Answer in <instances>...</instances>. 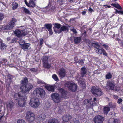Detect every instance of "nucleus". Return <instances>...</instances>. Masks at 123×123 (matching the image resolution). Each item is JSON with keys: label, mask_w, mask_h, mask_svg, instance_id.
<instances>
[{"label": "nucleus", "mask_w": 123, "mask_h": 123, "mask_svg": "<svg viewBox=\"0 0 123 123\" xmlns=\"http://www.w3.org/2000/svg\"><path fill=\"white\" fill-rule=\"evenodd\" d=\"M28 82L27 78H25L22 80L21 82V86L20 87L22 92L15 93L14 95L15 99L18 101L19 106L23 107L26 104V96L24 93H28L32 89L33 86L31 84H27Z\"/></svg>", "instance_id": "nucleus-1"}, {"label": "nucleus", "mask_w": 123, "mask_h": 123, "mask_svg": "<svg viewBox=\"0 0 123 123\" xmlns=\"http://www.w3.org/2000/svg\"><path fill=\"white\" fill-rule=\"evenodd\" d=\"M24 29L23 30L16 29L14 32L15 35L18 38L22 37L27 35V33L25 31Z\"/></svg>", "instance_id": "nucleus-7"}, {"label": "nucleus", "mask_w": 123, "mask_h": 123, "mask_svg": "<svg viewBox=\"0 0 123 123\" xmlns=\"http://www.w3.org/2000/svg\"><path fill=\"white\" fill-rule=\"evenodd\" d=\"M84 59H81L77 61L76 63H78L79 64L81 65H82L84 63Z\"/></svg>", "instance_id": "nucleus-34"}, {"label": "nucleus", "mask_w": 123, "mask_h": 123, "mask_svg": "<svg viewBox=\"0 0 123 123\" xmlns=\"http://www.w3.org/2000/svg\"><path fill=\"white\" fill-rule=\"evenodd\" d=\"M71 123H80V122L78 120H76V118H74L72 120L71 122Z\"/></svg>", "instance_id": "nucleus-40"}, {"label": "nucleus", "mask_w": 123, "mask_h": 123, "mask_svg": "<svg viewBox=\"0 0 123 123\" xmlns=\"http://www.w3.org/2000/svg\"><path fill=\"white\" fill-rule=\"evenodd\" d=\"M112 77V75L110 72L108 73L105 76L106 78L107 79H110Z\"/></svg>", "instance_id": "nucleus-33"}, {"label": "nucleus", "mask_w": 123, "mask_h": 123, "mask_svg": "<svg viewBox=\"0 0 123 123\" xmlns=\"http://www.w3.org/2000/svg\"><path fill=\"white\" fill-rule=\"evenodd\" d=\"M81 83H80V84H81L83 85L85 87V88L86 87L85 84H84V82L81 81Z\"/></svg>", "instance_id": "nucleus-51"}, {"label": "nucleus", "mask_w": 123, "mask_h": 123, "mask_svg": "<svg viewBox=\"0 0 123 123\" xmlns=\"http://www.w3.org/2000/svg\"><path fill=\"white\" fill-rule=\"evenodd\" d=\"M37 83L38 84H45V83L42 80L38 79L37 80Z\"/></svg>", "instance_id": "nucleus-38"}, {"label": "nucleus", "mask_w": 123, "mask_h": 123, "mask_svg": "<svg viewBox=\"0 0 123 123\" xmlns=\"http://www.w3.org/2000/svg\"><path fill=\"white\" fill-rule=\"evenodd\" d=\"M30 105L33 108H37L40 104V103L38 98H31L29 103Z\"/></svg>", "instance_id": "nucleus-8"}, {"label": "nucleus", "mask_w": 123, "mask_h": 123, "mask_svg": "<svg viewBox=\"0 0 123 123\" xmlns=\"http://www.w3.org/2000/svg\"><path fill=\"white\" fill-rule=\"evenodd\" d=\"M10 38L9 37L7 38V40L8 41H9V40H10Z\"/></svg>", "instance_id": "nucleus-63"}, {"label": "nucleus", "mask_w": 123, "mask_h": 123, "mask_svg": "<svg viewBox=\"0 0 123 123\" xmlns=\"http://www.w3.org/2000/svg\"><path fill=\"white\" fill-rule=\"evenodd\" d=\"M74 60L75 62L77 61L78 60V58L77 56L75 57H74Z\"/></svg>", "instance_id": "nucleus-52"}, {"label": "nucleus", "mask_w": 123, "mask_h": 123, "mask_svg": "<svg viewBox=\"0 0 123 123\" xmlns=\"http://www.w3.org/2000/svg\"><path fill=\"white\" fill-rule=\"evenodd\" d=\"M118 122L117 119L113 118H110L109 120L108 123H118Z\"/></svg>", "instance_id": "nucleus-29"}, {"label": "nucleus", "mask_w": 123, "mask_h": 123, "mask_svg": "<svg viewBox=\"0 0 123 123\" xmlns=\"http://www.w3.org/2000/svg\"><path fill=\"white\" fill-rule=\"evenodd\" d=\"M88 10L89 11L91 12V13L92 11H94V10L91 7L89 8L88 9Z\"/></svg>", "instance_id": "nucleus-53"}, {"label": "nucleus", "mask_w": 123, "mask_h": 123, "mask_svg": "<svg viewBox=\"0 0 123 123\" xmlns=\"http://www.w3.org/2000/svg\"><path fill=\"white\" fill-rule=\"evenodd\" d=\"M72 118V116L70 115H65L63 116L62 118L63 122L65 123L68 121L69 120Z\"/></svg>", "instance_id": "nucleus-21"}, {"label": "nucleus", "mask_w": 123, "mask_h": 123, "mask_svg": "<svg viewBox=\"0 0 123 123\" xmlns=\"http://www.w3.org/2000/svg\"><path fill=\"white\" fill-rule=\"evenodd\" d=\"M17 123H26V122L24 120L20 119L18 120Z\"/></svg>", "instance_id": "nucleus-41"}, {"label": "nucleus", "mask_w": 123, "mask_h": 123, "mask_svg": "<svg viewBox=\"0 0 123 123\" xmlns=\"http://www.w3.org/2000/svg\"><path fill=\"white\" fill-rule=\"evenodd\" d=\"M66 71L64 69L61 68L58 72V75L60 77L63 78L66 75Z\"/></svg>", "instance_id": "nucleus-20"}, {"label": "nucleus", "mask_w": 123, "mask_h": 123, "mask_svg": "<svg viewBox=\"0 0 123 123\" xmlns=\"http://www.w3.org/2000/svg\"><path fill=\"white\" fill-rule=\"evenodd\" d=\"M21 41H23V40H20L19 41V44L21 46V47L22 49L24 50H25L27 49H30V44L28 43H24L22 44L21 43Z\"/></svg>", "instance_id": "nucleus-16"}, {"label": "nucleus", "mask_w": 123, "mask_h": 123, "mask_svg": "<svg viewBox=\"0 0 123 123\" xmlns=\"http://www.w3.org/2000/svg\"><path fill=\"white\" fill-rule=\"evenodd\" d=\"M2 40L0 38V44L1 43L2 44Z\"/></svg>", "instance_id": "nucleus-59"}, {"label": "nucleus", "mask_w": 123, "mask_h": 123, "mask_svg": "<svg viewBox=\"0 0 123 123\" xmlns=\"http://www.w3.org/2000/svg\"><path fill=\"white\" fill-rule=\"evenodd\" d=\"M34 93L36 94V95L38 97L43 98L45 95V91L42 88L38 87L36 88L34 91Z\"/></svg>", "instance_id": "nucleus-5"}, {"label": "nucleus", "mask_w": 123, "mask_h": 123, "mask_svg": "<svg viewBox=\"0 0 123 123\" xmlns=\"http://www.w3.org/2000/svg\"><path fill=\"white\" fill-rule=\"evenodd\" d=\"M1 3H2V4H3L4 5V4H5V3L3 2H1Z\"/></svg>", "instance_id": "nucleus-62"}, {"label": "nucleus", "mask_w": 123, "mask_h": 123, "mask_svg": "<svg viewBox=\"0 0 123 123\" xmlns=\"http://www.w3.org/2000/svg\"><path fill=\"white\" fill-rule=\"evenodd\" d=\"M25 117L27 121L31 123L35 119V115L32 112L28 111L26 113Z\"/></svg>", "instance_id": "nucleus-6"}, {"label": "nucleus", "mask_w": 123, "mask_h": 123, "mask_svg": "<svg viewBox=\"0 0 123 123\" xmlns=\"http://www.w3.org/2000/svg\"><path fill=\"white\" fill-rule=\"evenodd\" d=\"M111 5L114 7L118 9V10H120L118 11L116 9H114L115 10V13L117 14L118 13L119 14H123V10H121L122 9V8L119 4L118 3H112L111 4Z\"/></svg>", "instance_id": "nucleus-9"}, {"label": "nucleus", "mask_w": 123, "mask_h": 123, "mask_svg": "<svg viewBox=\"0 0 123 123\" xmlns=\"http://www.w3.org/2000/svg\"><path fill=\"white\" fill-rule=\"evenodd\" d=\"M48 123H58V121L57 119L55 118L49 120Z\"/></svg>", "instance_id": "nucleus-31"}, {"label": "nucleus", "mask_w": 123, "mask_h": 123, "mask_svg": "<svg viewBox=\"0 0 123 123\" xmlns=\"http://www.w3.org/2000/svg\"><path fill=\"white\" fill-rule=\"evenodd\" d=\"M93 100L94 101H96V98H93Z\"/></svg>", "instance_id": "nucleus-60"}, {"label": "nucleus", "mask_w": 123, "mask_h": 123, "mask_svg": "<svg viewBox=\"0 0 123 123\" xmlns=\"http://www.w3.org/2000/svg\"><path fill=\"white\" fill-rule=\"evenodd\" d=\"M4 112H2L1 113V116L0 117V120H1V119L4 116Z\"/></svg>", "instance_id": "nucleus-49"}, {"label": "nucleus", "mask_w": 123, "mask_h": 123, "mask_svg": "<svg viewBox=\"0 0 123 123\" xmlns=\"http://www.w3.org/2000/svg\"><path fill=\"white\" fill-rule=\"evenodd\" d=\"M64 86L72 92H75L77 91V85L73 81H67L65 83Z\"/></svg>", "instance_id": "nucleus-4"}, {"label": "nucleus", "mask_w": 123, "mask_h": 123, "mask_svg": "<svg viewBox=\"0 0 123 123\" xmlns=\"http://www.w3.org/2000/svg\"><path fill=\"white\" fill-rule=\"evenodd\" d=\"M119 44L123 48V42L122 41H121V42H119Z\"/></svg>", "instance_id": "nucleus-50"}, {"label": "nucleus", "mask_w": 123, "mask_h": 123, "mask_svg": "<svg viewBox=\"0 0 123 123\" xmlns=\"http://www.w3.org/2000/svg\"><path fill=\"white\" fill-rule=\"evenodd\" d=\"M109 110L110 109L109 107H104V113H105L106 114H107Z\"/></svg>", "instance_id": "nucleus-32"}, {"label": "nucleus", "mask_w": 123, "mask_h": 123, "mask_svg": "<svg viewBox=\"0 0 123 123\" xmlns=\"http://www.w3.org/2000/svg\"><path fill=\"white\" fill-rule=\"evenodd\" d=\"M51 97L52 100L54 102L58 103L61 101V97L58 93H53L51 95Z\"/></svg>", "instance_id": "nucleus-10"}, {"label": "nucleus", "mask_w": 123, "mask_h": 123, "mask_svg": "<svg viewBox=\"0 0 123 123\" xmlns=\"http://www.w3.org/2000/svg\"><path fill=\"white\" fill-rule=\"evenodd\" d=\"M104 119L103 117L99 115L96 116L94 118L93 120L95 123H102Z\"/></svg>", "instance_id": "nucleus-15"}, {"label": "nucleus", "mask_w": 123, "mask_h": 123, "mask_svg": "<svg viewBox=\"0 0 123 123\" xmlns=\"http://www.w3.org/2000/svg\"><path fill=\"white\" fill-rule=\"evenodd\" d=\"M14 105V103L12 101H8L6 104V107L8 109L11 110L13 108Z\"/></svg>", "instance_id": "nucleus-22"}, {"label": "nucleus", "mask_w": 123, "mask_h": 123, "mask_svg": "<svg viewBox=\"0 0 123 123\" xmlns=\"http://www.w3.org/2000/svg\"><path fill=\"white\" fill-rule=\"evenodd\" d=\"M1 112V110L0 109V113Z\"/></svg>", "instance_id": "nucleus-64"}, {"label": "nucleus", "mask_w": 123, "mask_h": 123, "mask_svg": "<svg viewBox=\"0 0 123 123\" xmlns=\"http://www.w3.org/2000/svg\"><path fill=\"white\" fill-rule=\"evenodd\" d=\"M92 93L95 96H99L102 94V92L100 89L94 87H92L91 89Z\"/></svg>", "instance_id": "nucleus-12"}, {"label": "nucleus", "mask_w": 123, "mask_h": 123, "mask_svg": "<svg viewBox=\"0 0 123 123\" xmlns=\"http://www.w3.org/2000/svg\"><path fill=\"white\" fill-rule=\"evenodd\" d=\"M43 39L40 40V45H41L43 43Z\"/></svg>", "instance_id": "nucleus-46"}, {"label": "nucleus", "mask_w": 123, "mask_h": 123, "mask_svg": "<svg viewBox=\"0 0 123 123\" xmlns=\"http://www.w3.org/2000/svg\"><path fill=\"white\" fill-rule=\"evenodd\" d=\"M7 59L5 58H0V64L2 65H5L6 64Z\"/></svg>", "instance_id": "nucleus-27"}, {"label": "nucleus", "mask_w": 123, "mask_h": 123, "mask_svg": "<svg viewBox=\"0 0 123 123\" xmlns=\"http://www.w3.org/2000/svg\"><path fill=\"white\" fill-rule=\"evenodd\" d=\"M21 43H22V44H23V43H25L24 42V41L23 40V41H21Z\"/></svg>", "instance_id": "nucleus-61"}, {"label": "nucleus", "mask_w": 123, "mask_h": 123, "mask_svg": "<svg viewBox=\"0 0 123 123\" xmlns=\"http://www.w3.org/2000/svg\"><path fill=\"white\" fill-rule=\"evenodd\" d=\"M7 77L8 79L9 80V81L11 82L12 81V79H13V76L10 75V74H8L7 75Z\"/></svg>", "instance_id": "nucleus-39"}, {"label": "nucleus", "mask_w": 123, "mask_h": 123, "mask_svg": "<svg viewBox=\"0 0 123 123\" xmlns=\"http://www.w3.org/2000/svg\"><path fill=\"white\" fill-rule=\"evenodd\" d=\"M107 6V7L108 8H110L111 7V6H110L109 5H104V6Z\"/></svg>", "instance_id": "nucleus-56"}, {"label": "nucleus", "mask_w": 123, "mask_h": 123, "mask_svg": "<svg viewBox=\"0 0 123 123\" xmlns=\"http://www.w3.org/2000/svg\"><path fill=\"white\" fill-rule=\"evenodd\" d=\"M12 9L13 10L16 9L18 7V3L14 1L12 4Z\"/></svg>", "instance_id": "nucleus-30"}, {"label": "nucleus", "mask_w": 123, "mask_h": 123, "mask_svg": "<svg viewBox=\"0 0 123 123\" xmlns=\"http://www.w3.org/2000/svg\"><path fill=\"white\" fill-rule=\"evenodd\" d=\"M58 90L62 98H65L67 97L68 92L66 90L61 87L58 88Z\"/></svg>", "instance_id": "nucleus-13"}, {"label": "nucleus", "mask_w": 123, "mask_h": 123, "mask_svg": "<svg viewBox=\"0 0 123 123\" xmlns=\"http://www.w3.org/2000/svg\"><path fill=\"white\" fill-rule=\"evenodd\" d=\"M44 27H42V29L45 28L47 29L49 32L50 35H52L53 34L52 30V25L51 23H45L44 25Z\"/></svg>", "instance_id": "nucleus-14"}, {"label": "nucleus", "mask_w": 123, "mask_h": 123, "mask_svg": "<svg viewBox=\"0 0 123 123\" xmlns=\"http://www.w3.org/2000/svg\"><path fill=\"white\" fill-rule=\"evenodd\" d=\"M102 45L105 48V49L106 50H107L109 48V46L108 45L106 44H103Z\"/></svg>", "instance_id": "nucleus-45"}, {"label": "nucleus", "mask_w": 123, "mask_h": 123, "mask_svg": "<svg viewBox=\"0 0 123 123\" xmlns=\"http://www.w3.org/2000/svg\"><path fill=\"white\" fill-rule=\"evenodd\" d=\"M86 41L89 44H90V45L91 46L94 47V50L96 53L100 54H103V55L105 56H107V54L103 48H102L100 49L99 48L100 47V46L98 42H96L95 43L93 42L91 43L90 40L87 39H86Z\"/></svg>", "instance_id": "nucleus-2"}, {"label": "nucleus", "mask_w": 123, "mask_h": 123, "mask_svg": "<svg viewBox=\"0 0 123 123\" xmlns=\"http://www.w3.org/2000/svg\"><path fill=\"white\" fill-rule=\"evenodd\" d=\"M87 73V70L85 67H83L81 68L80 71V75L82 78H83L85 74Z\"/></svg>", "instance_id": "nucleus-23"}, {"label": "nucleus", "mask_w": 123, "mask_h": 123, "mask_svg": "<svg viewBox=\"0 0 123 123\" xmlns=\"http://www.w3.org/2000/svg\"><path fill=\"white\" fill-rule=\"evenodd\" d=\"M115 86V82L113 80L107 82L106 86V89L108 90H113Z\"/></svg>", "instance_id": "nucleus-11"}, {"label": "nucleus", "mask_w": 123, "mask_h": 123, "mask_svg": "<svg viewBox=\"0 0 123 123\" xmlns=\"http://www.w3.org/2000/svg\"><path fill=\"white\" fill-rule=\"evenodd\" d=\"M86 12L85 11H83L81 12L82 13L83 15H85L86 13Z\"/></svg>", "instance_id": "nucleus-55"}, {"label": "nucleus", "mask_w": 123, "mask_h": 123, "mask_svg": "<svg viewBox=\"0 0 123 123\" xmlns=\"http://www.w3.org/2000/svg\"><path fill=\"white\" fill-rule=\"evenodd\" d=\"M45 88L48 90L53 92L54 91V86L51 85H46L45 86Z\"/></svg>", "instance_id": "nucleus-25"}, {"label": "nucleus", "mask_w": 123, "mask_h": 123, "mask_svg": "<svg viewBox=\"0 0 123 123\" xmlns=\"http://www.w3.org/2000/svg\"><path fill=\"white\" fill-rule=\"evenodd\" d=\"M68 30V28L64 25H63L62 26L61 28L59 30H56L54 29V31L55 32V33L56 34L58 33L59 34L61 33L63 31H64L66 30Z\"/></svg>", "instance_id": "nucleus-18"}, {"label": "nucleus", "mask_w": 123, "mask_h": 123, "mask_svg": "<svg viewBox=\"0 0 123 123\" xmlns=\"http://www.w3.org/2000/svg\"><path fill=\"white\" fill-rule=\"evenodd\" d=\"M46 117V115L43 114H42L36 118L37 121L38 123L42 122Z\"/></svg>", "instance_id": "nucleus-19"}, {"label": "nucleus", "mask_w": 123, "mask_h": 123, "mask_svg": "<svg viewBox=\"0 0 123 123\" xmlns=\"http://www.w3.org/2000/svg\"><path fill=\"white\" fill-rule=\"evenodd\" d=\"M122 99L121 98L117 100V102L119 104H120L121 103L122 101Z\"/></svg>", "instance_id": "nucleus-47"}, {"label": "nucleus", "mask_w": 123, "mask_h": 123, "mask_svg": "<svg viewBox=\"0 0 123 123\" xmlns=\"http://www.w3.org/2000/svg\"><path fill=\"white\" fill-rule=\"evenodd\" d=\"M75 18H73L71 19L70 20V21H73L75 20Z\"/></svg>", "instance_id": "nucleus-58"}, {"label": "nucleus", "mask_w": 123, "mask_h": 123, "mask_svg": "<svg viewBox=\"0 0 123 123\" xmlns=\"http://www.w3.org/2000/svg\"><path fill=\"white\" fill-rule=\"evenodd\" d=\"M43 62H48V57L47 56H44L43 57Z\"/></svg>", "instance_id": "nucleus-35"}, {"label": "nucleus", "mask_w": 123, "mask_h": 123, "mask_svg": "<svg viewBox=\"0 0 123 123\" xmlns=\"http://www.w3.org/2000/svg\"><path fill=\"white\" fill-rule=\"evenodd\" d=\"M55 27L57 29H60L61 26V25L60 24L58 23H55L54 25Z\"/></svg>", "instance_id": "nucleus-37"}, {"label": "nucleus", "mask_w": 123, "mask_h": 123, "mask_svg": "<svg viewBox=\"0 0 123 123\" xmlns=\"http://www.w3.org/2000/svg\"><path fill=\"white\" fill-rule=\"evenodd\" d=\"M43 67L45 68L49 69L51 67L50 64L48 63V62H43Z\"/></svg>", "instance_id": "nucleus-28"}, {"label": "nucleus", "mask_w": 123, "mask_h": 123, "mask_svg": "<svg viewBox=\"0 0 123 123\" xmlns=\"http://www.w3.org/2000/svg\"><path fill=\"white\" fill-rule=\"evenodd\" d=\"M17 40V39L16 38H14L12 40L10 43H15L16 42Z\"/></svg>", "instance_id": "nucleus-42"}, {"label": "nucleus", "mask_w": 123, "mask_h": 123, "mask_svg": "<svg viewBox=\"0 0 123 123\" xmlns=\"http://www.w3.org/2000/svg\"><path fill=\"white\" fill-rule=\"evenodd\" d=\"M30 71L31 72H35L36 71V70L35 68H33L30 69Z\"/></svg>", "instance_id": "nucleus-48"}, {"label": "nucleus", "mask_w": 123, "mask_h": 123, "mask_svg": "<svg viewBox=\"0 0 123 123\" xmlns=\"http://www.w3.org/2000/svg\"><path fill=\"white\" fill-rule=\"evenodd\" d=\"M0 46L1 48L4 49L6 47V46L3 43V42L2 43V44L1 43V44H0Z\"/></svg>", "instance_id": "nucleus-44"}, {"label": "nucleus", "mask_w": 123, "mask_h": 123, "mask_svg": "<svg viewBox=\"0 0 123 123\" xmlns=\"http://www.w3.org/2000/svg\"><path fill=\"white\" fill-rule=\"evenodd\" d=\"M82 38L81 37H74V44H79L81 41Z\"/></svg>", "instance_id": "nucleus-24"}, {"label": "nucleus", "mask_w": 123, "mask_h": 123, "mask_svg": "<svg viewBox=\"0 0 123 123\" xmlns=\"http://www.w3.org/2000/svg\"><path fill=\"white\" fill-rule=\"evenodd\" d=\"M4 17V15L3 14L0 13V21L3 20Z\"/></svg>", "instance_id": "nucleus-43"}, {"label": "nucleus", "mask_w": 123, "mask_h": 123, "mask_svg": "<svg viewBox=\"0 0 123 123\" xmlns=\"http://www.w3.org/2000/svg\"><path fill=\"white\" fill-rule=\"evenodd\" d=\"M73 32L75 33H77V31L75 29H73L72 30Z\"/></svg>", "instance_id": "nucleus-54"}, {"label": "nucleus", "mask_w": 123, "mask_h": 123, "mask_svg": "<svg viewBox=\"0 0 123 123\" xmlns=\"http://www.w3.org/2000/svg\"><path fill=\"white\" fill-rule=\"evenodd\" d=\"M22 8L24 13L29 15H31V12L28 9L24 7H23Z\"/></svg>", "instance_id": "nucleus-26"}, {"label": "nucleus", "mask_w": 123, "mask_h": 123, "mask_svg": "<svg viewBox=\"0 0 123 123\" xmlns=\"http://www.w3.org/2000/svg\"><path fill=\"white\" fill-rule=\"evenodd\" d=\"M52 78L54 79L55 80L57 81L59 80V79L57 75L55 74H53L52 76Z\"/></svg>", "instance_id": "nucleus-36"}, {"label": "nucleus", "mask_w": 123, "mask_h": 123, "mask_svg": "<svg viewBox=\"0 0 123 123\" xmlns=\"http://www.w3.org/2000/svg\"><path fill=\"white\" fill-rule=\"evenodd\" d=\"M117 40L118 41L119 43V42H121V41H122L119 38H117Z\"/></svg>", "instance_id": "nucleus-57"}, {"label": "nucleus", "mask_w": 123, "mask_h": 123, "mask_svg": "<svg viewBox=\"0 0 123 123\" xmlns=\"http://www.w3.org/2000/svg\"><path fill=\"white\" fill-rule=\"evenodd\" d=\"M17 21L15 18H13L6 25H3L0 27V31H1L5 30H11L15 26V23Z\"/></svg>", "instance_id": "nucleus-3"}, {"label": "nucleus", "mask_w": 123, "mask_h": 123, "mask_svg": "<svg viewBox=\"0 0 123 123\" xmlns=\"http://www.w3.org/2000/svg\"><path fill=\"white\" fill-rule=\"evenodd\" d=\"M34 1L33 0H31L28 3L26 0H24V2L28 7L34 8L36 4Z\"/></svg>", "instance_id": "nucleus-17"}]
</instances>
